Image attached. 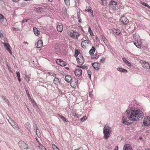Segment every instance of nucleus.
<instances>
[{"label": "nucleus", "mask_w": 150, "mask_h": 150, "mask_svg": "<svg viewBox=\"0 0 150 150\" xmlns=\"http://www.w3.org/2000/svg\"><path fill=\"white\" fill-rule=\"evenodd\" d=\"M85 11L87 12H90L93 11L92 10L91 7L89 6L86 7Z\"/></svg>", "instance_id": "obj_29"}, {"label": "nucleus", "mask_w": 150, "mask_h": 150, "mask_svg": "<svg viewBox=\"0 0 150 150\" xmlns=\"http://www.w3.org/2000/svg\"><path fill=\"white\" fill-rule=\"evenodd\" d=\"M3 44L4 45V46L6 49L10 54H12V52L10 50L11 46L9 44L7 43H3Z\"/></svg>", "instance_id": "obj_11"}, {"label": "nucleus", "mask_w": 150, "mask_h": 150, "mask_svg": "<svg viewBox=\"0 0 150 150\" xmlns=\"http://www.w3.org/2000/svg\"><path fill=\"white\" fill-rule=\"evenodd\" d=\"M143 123L145 126L150 125V117H148L146 118H145Z\"/></svg>", "instance_id": "obj_12"}, {"label": "nucleus", "mask_w": 150, "mask_h": 150, "mask_svg": "<svg viewBox=\"0 0 150 150\" xmlns=\"http://www.w3.org/2000/svg\"><path fill=\"white\" fill-rule=\"evenodd\" d=\"M105 58L104 57H102L100 61V62L101 63H103V61L105 60Z\"/></svg>", "instance_id": "obj_50"}, {"label": "nucleus", "mask_w": 150, "mask_h": 150, "mask_svg": "<svg viewBox=\"0 0 150 150\" xmlns=\"http://www.w3.org/2000/svg\"><path fill=\"white\" fill-rule=\"evenodd\" d=\"M115 150H118V147L117 146L115 147Z\"/></svg>", "instance_id": "obj_64"}, {"label": "nucleus", "mask_w": 150, "mask_h": 150, "mask_svg": "<svg viewBox=\"0 0 150 150\" xmlns=\"http://www.w3.org/2000/svg\"><path fill=\"white\" fill-rule=\"evenodd\" d=\"M25 126L29 131L30 130L31 126L29 122H27L25 125Z\"/></svg>", "instance_id": "obj_32"}, {"label": "nucleus", "mask_w": 150, "mask_h": 150, "mask_svg": "<svg viewBox=\"0 0 150 150\" xmlns=\"http://www.w3.org/2000/svg\"><path fill=\"white\" fill-rule=\"evenodd\" d=\"M19 146L22 150L23 149H29L28 145L23 141H20L18 142Z\"/></svg>", "instance_id": "obj_3"}, {"label": "nucleus", "mask_w": 150, "mask_h": 150, "mask_svg": "<svg viewBox=\"0 0 150 150\" xmlns=\"http://www.w3.org/2000/svg\"><path fill=\"white\" fill-rule=\"evenodd\" d=\"M76 67H78L79 68H82L83 69H87L88 67L87 66L84 65L83 66H81L80 65H77Z\"/></svg>", "instance_id": "obj_37"}, {"label": "nucleus", "mask_w": 150, "mask_h": 150, "mask_svg": "<svg viewBox=\"0 0 150 150\" xmlns=\"http://www.w3.org/2000/svg\"><path fill=\"white\" fill-rule=\"evenodd\" d=\"M133 38L134 40V42H136V41H137L138 42H140V37L139 36L135 35H134Z\"/></svg>", "instance_id": "obj_21"}, {"label": "nucleus", "mask_w": 150, "mask_h": 150, "mask_svg": "<svg viewBox=\"0 0 150 150\" xmlns=\"http://www.w3.org/2000/svg\"><path fill=\"white\" fill-rule=\"evenodd\" d=\"M69 1L70 0H65V1H64L66 5L67 6H69L70 5V3Z\"/></svg>", "instance_id": "obj_40"}, {"label": "nucleus", "mask_w": 150, "mask_h": 150, "mask_svg": "<svg viewBox=\"0 0 150 150\" xmlns=\"http://www.w3.org/2000/svg\"><path fill=\"white\" fill-rule=\"evenodd\" d=\"M80 52L79 50H77L75 51V52L74 54V56L75 57H77V56L79 54Z\"/></svg>", "instance_id": "obj_41"}, {"label": "nucleus", "mask_w": 150, "mask_h": 150, "mask_svg": "<svg viewBox=\"0 0 150 150\" xmlns=\"http://www.w3.org/2000/svg\"><path fill=\"white\" fill-rule=\"evenodd\" d=\"M127 118H125L124 117H122V123L125 125H129V122L127 121Z\"/></svg>", "instance_id": "obj_22"}, {"label": "nucleus", "mask_w": 150, "mask_h": 150, "mask_svg": "<svg viewBox=\"0 0 150 150\" xmlns=\"http://www.w3.org/2000/svg\"><path fill=\"white\" fill-rule=\"evenodd\" d=\"M30 99H31L32 103L33 105V106L35 108H36L37 107V105L35 101L34 100H33L32 98Z\"/></svg>", "instance_id": "obj_31"}, {"label": "nucleus", "mask_w": 150, "mask_h": 150, "mask_svg": "<svg viewBox=\"0 0 150 150\" xmlns=\"http://www.w3.org/2000/svg\"><path fill=\"white\" fill-rule=\"evenodd\" d=\"M37 48H39L43 45V42L42 40H39L38 41L37 43L35 44Z\"/></svg>", "instance_id": "obj_14"}, {"label": "nucleus", "mask_w": 150, "mask_h": 150, "mask_svg": "<svg viewBox=\"0 0 150 150\" xmlns=\"http://www.w3.org/2000/svg\"><path fill=\"white\" fill-rule=\"evenodd\" d=\"M86 116H83L81 119V121L82 122H83L86 120Z\"/></svg>", "instance_id": "obj_47"}, {"label": "nucleus", "mask_w": 150, "mask_h": 150, "mask_svg": "<svg viewBox=\"0 0 150 150\" xmlns=\"http://www.w3.org/2000/svg\"><path fill=\"white\" fill-rule=\"evenodd\" d=\"M26 92L28 97L30 99H31V98L30 97V94L29 93L28 91L27 90H26Z\"/></svg>", "instance_id": "obj_49"}, {"label": "nucleus", "mask_w": 150, "mask_h": 150, "mask_svg": "<svg viewBox=\"0 0 150 150\" xmlns=\"http://www.w3.org/2000/svg\"><path fill=\"white\" fill-rule=\"evenodd\" d=\"M89 96L91 97V98H92V97H93V95L92 94V92H90L89 93Z\"/></svg>", "instance_id": "obj_56"}, {"label": "nucleus", "mask_w": 150, "mask_h": 150, "mask_svg": "<svg viewBox=\"0 0 150 150\" xmlns=\"http://www.w3.org/2000/svg\"><path fill=\"white\" fill-rule=\"evenodd\" d=\"M36 132L38 137H39L40 136V134L39 130L36 131Z\"/></svg>", "instance_id": "obj_46"}, {"label": "nucleus", "mask_w": 150, "mask_h": 150, "mask_svg": "<svg viewBox=\"0 0 150 150\" xmlns=\"http://www.w3.org/2000/svg\"><path fill=\"white\" fill-rule=\"evenodd\" d=\"M58 115L59 117L60 118H61L63 121L64 122H69V121L68 120H67V119H66V118L63 116L60 115Z\"/></svg>", "instance_id": "obj_34"}, {"label": "nucleus", "mask_w": 150, "mask_h": 150, "mask_svg": "<svg viewBox=\"0 0 150 150\" xmlns=\"http://www.w3.org/2000/svg\"><path fill=\"white\" fill-rule=\"evenodd\" d=\"M127 115L129 120L132 121H138L139 119H142L144 116L142 112L138 108H132L127 110Z\"/></svg>", "instance_id": "obj_1"}, {"label": "nucleus", "mask_w": 150, "mask_h": 150, "mask_svg": "<svg viewBox=\"0 0 150 150\" xmlns=\"http://www.w3.org/2000/svg\"><path fill=\"white\" fill-rule=\"evenodd\" d=\"M87 73L89 76V77L90 79H91V71L88 70L87 71Z\"/></svg>", "instance_id": "obj_45"}, {"label": "nucleus", "mask_w": 150, "mask_h": 150, "mask_svg": "<svg viewBox=\"0 0 150 150\" xmlns=\"http://www.w3.org/2000/svg\"><path fill=\"white\" fill-rule=\"evenodd\" d=\"M3 36V34L1 32V30H0V37L2 38Z\"/></svg>", "instance_id": "obj_62"}, {"label": "nucleus", "mask_w": 150, "mask_h": 150, "mask_svg": "<svg viewBox=\"0 0 150 150\" xmlns=\"http://www.w3.org/2000/svg\"><path fill=\"white\" fill-rule=\"evenodd\" d=\"M0 20H5V21H6V18H4V17L3 16V15L1 14H0Z\"/></svg>", "instance_id": "obj_48"}, {"label": "nucleus", "mask_w": 150, "mask_h": 150, "mask_svg": "<svg viewBox=\"0 0 150 150\" xmlns=\"http://www.w3.org/2000/svg\"><path fill=\"white\" fill-rule=\"evenodd\" d=\"M48 73L51 76H52L54 77H55L56 76V75L53 72H49Z\"/></svg>", "instance_id": "obj_43"}, {"label": "nucleus", "mask_w": 150, "mask_h": 150, "mask_svg": "<svg viewBox=\"0 0 150 150\" xmlns=\"http://www.w3.org/2000/svg\"><path fill=\"white\" fill-rule=\"evenodd\" d=\"M6 65H7V67L8 68V71L10 72H12V73L13 72V71H12L11 70V67L10 66L9 64H7Z\"/></svg>", "instance_id": "obj_42"}, {"label": "nucleus", "mask_w": 150, "mask_h": 150, "mask_svg": "<svg viewBox=\"0 0 150 150\" xmlns=\"http://www.w3.org/2000/svg\"><path fill=\"white\" fill-rule=\"evenodd\" d=\"M65 80L67 82L69 83L71 81V77L69 75L66 76L65 78Z\"/></svg>", "instance_id": "obj_19"}, {"label": "nucleus", "mask_w": 150, "mask_h": 150, "mask_svg": "<svg viewBox=\"0 0 150 150\" xmlns=\"http://www.w3.org/2000/svg\"><path fill=\"white\" fill-rule=\"evenodd\" d=\"M63 29V26L62 25H58L57 26V30L59 32H61L62 31Z\"/></svg>", "instance_id": "obj_18"}, {"label": "nucleus", "mask_w": 150, "mask_h": 150, "mask_svg": "<svg viewBox=\"0 0 150 150\" xmlns=\"http://www.w3.org/2000/svg\"><path fill=\"white\" fill-rule=\"evenodd\" d=\"M86 39V40H84L83 41H82L81 43V45L83 48H86V44L88 45L91 44V41L88 38H87Z\"/></svg>", "instance_id": "obj_5"}, {"label": "nucleus", "mask_w": 150, "mask_h": 150, "mask_svg": "<svg viewBox=\"0 0 150 150\" xmlns=\"http://www.w3.org/2000/svg\"><path fill=\"white\" fill-rule=\"evenodd\" d=\"M100 3L103 6H105L107 5V2L106 0H100Z\"/></svg>", "instance_id": "obj_30"}, {"label": "nucleus", "mask_w": 150, "mask_h": 150, "mask_svg": "<svg viewBox=\"0 0 150 150\" xmlns=\"http://www.w3.org/2000/svg\"><path fill=\"white\" fill-rule=\"evenodd\" d=\"M122 59L125 63L128 66L130 67L131 66V63L127 61L126 58L125 57H123Z\"/></svg>", "instance_id": "obj_17"}, {"label": "nucleus", "mask_w": 150, "mask_h": 150, "mask_svg": "<svg viewBox=\"0 0 150 150\" xmlns=\"http://www.w3.org/2000/svg\"><path fill=\"white\" fill-rule=\"evenodd\" d=\"M56 63L62 67H64L66 65V63L61 59H58L56 60Z\"/></svg>", "instance_id": "obj_8"}, {"label": "nucleus", "mask_w": 150, "mask_h": 150, "mask_svg": "<svg viewBox=\"0 0 150 150\" xmlns=\"http://www.w3.org/2000/svg\"><path fill=\"white\" fill-rule=\"evenodd\" d=\"M92 66L93 68L96 70H98L99 69V67L100 66V64L98 63H95L92 64Z\"/></svg>", "instance_id": "obj_15"}, {"label": "nucleus", "mask_w": 150, "mask_h": 150, "mask_svg": "<svg viewBox=\"0 0 150 150\" xmlns=\"http://www.w3.org/2000/svg\"><path fill=\"white\" fill-rule=\"evenodd\" d=\"M110 6L111 8L112 7V8H115V9L117 8V3L114 1H111L110 3Z\"/></svg>", "instance_id": "obj_10"}, {"label": "nucleus", "mask_w": 150, "mask_h": 150, "mask_svg": "<svg viewBox=\"0 0 150 150\" xmlns=\"http://www.w3.org/2000/svg\"><path fill=\"white\" fill-rule=\"evenodd\" d=\"M33 30L34 33L35 35H38V34L40 33L39 31L36 28L34 27L33 28Z\"/></svg>", "instance_id": "obj_24"}, {"label": "nucleus", "mask_w": 150, "mask_h": 150, "mask_svg": "<svg viewBox=\"0 0 150 150\" xmlns=\"http://www.w3.org/2000/svg\"><path fill=\"white\" fill-rule=\"evenodd\" d=\"M122 72L126 73V72H127V70H126L125 69H123Z\"/></svg>", "instance_id": "obj_57"}, {"label": "nucleus", "mask_w": 150, "mask_h": 150, "mask_svg": "<svg viewBox=\"0 0 150 150\" xmlns=\"http://www.w3.org/2000/svg\"><path fill=\"white\" fill-rule=\"evenodd\" d=\"M76 60L77 63L80 65L83 64L84 62V58L82 56H81L80 58H77Z\"/></svg>", "instance_id": "obj_9"}, {"label": "nucleus", "mask_w": 150, "mask_h": 150, "mask_svg": "<svg viewBox=\"0 0 150 150\" xmlns=\"http://www.w3.org/2000/svg\"><path fill=\"white\" fill-rule=\"evenodd\" d=\"M110 127L108 125H105L104 127L103 133L104 137L105 139H107L110 135Z\"/></svg>", "instance_id": "obj_2"}, {"label": "nucleus", "mask_w": 150, "mask_h": 150, "mask_svg": "<svg viewBox=\"0 0 150 150\" xmlns=\"http://www.w3.org/2000/svg\"><path fill=\"white\" fill-rule=\"evenodd\" d=\"M52 147L54 150L58 147L56 145L54 144L52 145Z\"/></svg>", "instance_id": "obj_51"}, {"label": "nucleus", "mask_w": 150, "mask_h": 150, "mask_svg": "<svg viewBox=\"0 0 150 150\" xmlns=\"http://www.w3.org/2000/svg\"><path fill=\"white\" fill-rule=\"evenodd\" d=\"M59 82V79L57 77H55L53 80L54 83L56 84H57Z\"/></svg>", "instance_id": "obj_28"}, {"label": "nucleus", "mask_w": 150, "mask_h": 150, "mask_svg": "<svg viewBox=\"0 0 150 150\" xmlns=\"http://www.w3.org/2000/svg\"><path fill=\"white\" fill-rule=\"evenodd\" d=\"M74 74L76 76H79L82 74V70L80 69H76L74 71Z\"/></svg>", "instance_id": "obj_13"}, {"label": "nucleus", "mask_w": 150, "mask_h": 150, "mask_svg": "<svg viewBox=\"0 0 150 150\" xmlns=\"http://www.w3.org/2000/svg\"><path fill=\"white\" fill-rule=\"evenodd\" d=\"M28 20V19H23V20L21 22L22 23H24L25 22H27Z\"/></svg>", "instance_id": "obj_52"}, {"label": "nucleus", "mask_w": 150, "mask_h": 150, "mask_svg": "<svg viewBox=\"0 0 150 150\" xmlns=\"http://www.w3.org/2000/svg\"><path fill=\"white\" fill-rule=\"evenodd\" d=\"M13 29L14 30L20 31V29L18 28L13 27Z\"/></svg>", "instance_id": "obj_53"}, {"label": "nucleus", "mask_w": 150, "mask_h": 150, "mask_svg": "<svg viewBox=\"0 0 150 150\" xmlns=\"http://www.w3.org/2000/svg\"><path fill=\"white\" fill-rule=\"evenodd\" d=\"M123 69L122 68H118L117 69V70L118 71L122 72Z\"/></svg>", "instance_id": "obj_54"}, {"label": "nucleus", "mask_w": 150, "mask_h": 150, "mask_svg": "<svg viewBox=\"0 0 150 150\" xmlns=\"http://www.w3.org/2000/svg\"><path fill=\"white\" fill-rule=\"evenodd\" d=\"M124 150H131L132 147L131 145L129 144H125L123 147Z\"/></svg>", "instance_id": "obj_16"}, {"label": "nucleus", "mask_w": 150, "mask_h": 150, "mask_svg": "<svg viewBox=\"0 0 150 150\" xmlns=\"http://www.w3.org/2000/svg\"><path fill=\"white\" fill-rule=\"evenodd\" d=\"M88 32L90 34L91 36H93L94 35L93 32L92 31V30L91 29V28L89 27L88 28Z\"/></svg>", "instance_id": "obj_38"}, {"label": "nucleus", "mask_w": 150, "mask_h": 150, "mask_svg": "<svg viewBox=\"0 0 150 150\" xmlns=\"http://www.w3.org/2000/svg\"><path fill=\"white\" fill-rule=\"evenodd\" d=\"M8 120V122H9L10 123V124L11 123V122L13 121L11 119H10V120Z\"/></svg>", "instance_id": "obj_60"}, {"label": "nucleus", "mask_w": 150, "mask_h": 150, "mask_svg": "<svg viewBox=\"0 0 150 150\" xmlns=\"http://www.w3.org/2000/svg\"><path fill=\"white\" fill-rule=\"evenodd\" d=\"M134 45L138 48H139L141 47V42L136 41V42H134Z\"/></svg>", "instance_id": "obj_20"}, {"label": "nucleus", "mask_w": 150, "mask_h": 150, "mask_svg": "<svg viewBox=\"0 0 150 150\" xmlns=\"http://www.w3.org/2000/svg\"><path fill=\"white\" fill-rule=\"evenodd\" d=\"M72 115L74 117H76L77 118L79 117V116H78V115H77L76 113H73Z\"/></svg>", "instance_id": "obj_55"}, {"label": "nucleus", "mask_w": 150, "mask_h": 150, "mask_svg": "<svg viewBox=\"0 0 150 150\" xmlns=\"http://www.w3.org/2000/svg\"><path fill=\"white\" fill-rule=\"evenodd\" d=\"M16 74L17 76L19 82L21 81V80L20 79V74L19 72L16 71Z\"/></svg>", "instance_id": "obj_35"}, {"label": "nucleus", "mask_w": 150, "mask_h": 150, "mask_svg": "<svg viewBox=\"0 0 150 150\" xmlns=\"http://www.w3.org/2000/svg\"><path fill=\"white\" fill-rule=\"evenodd\" d=\"M30 75L29 74L28 75H25V78L28 83L29 82L30 79Z\"/></svg>", "instance_id": "obj_26"}, {"label": "nucleus", "mask_w": 150, "mask_h": 150, "mask_svg": "<svg viewBox=\"0 0 150 150\" xmlns=\"http://www.w3.org/2000/svg\"><path fill=\"white\" fill-rule=\"evenodd\" d=\"M142 67L144 69H150V64L147 62L143 61H141V62Z\"/></svg>", "instance_id": "obj_4"}, {"label": "nucleus", "mask_w": 150, "mask_h": 150, "mask_svg": "<svg viewBox=\"0 0 150 150\" xmlns=\"http://www.w3.org/2000/svg\"><path fill=\"white\" fill-rule=\"evenodd\" d=\"M113 32L114 33H116L117 35H119L120 34V31L117 29H115L113 30Z\"/></svg>", "instance_id": "obj_27"}, {"label": "nucleus", "mask_w": 150, "mask_h": 150, "mask_svg": "<svg viewBox=\"0 0 150 150\" xmlns=\"http://www.w3.org/2000/svg\"><path fill=\"white\" fill-rule=\"evenodd\" d=\"M70 35L72 38L77 39L79 37V33L76 31L72 30L70 32Z\"/></svg>", "instance_id": "obj_6"}, {"label": "nucleus", "mask_w": 150, "mask_h": 150, "mask_svg": "<svg viewBox=\"0 0 150 150\" xmlns=\"http://www.w3.org/2000/svg\"><path fill=\"white\" fill-rule=\"evenodd\" d=\"M91 13V16H92V17H94V15H93V11L91 12H90Z\"/></svg>", "instance_id": "obj_63"}, {"label": "nucleus", "mask_w": 150, "mask_h": 150, "mask_svg": "<svg viewBox=\"0 0 150 150\" xmlns=\"http://www.w3.org/2000/svg\"><path fill=\"white\" fill-rule=\"evenodd\" d=\"M140 3L142 5L144 6L147 7L149 8L150 9V6H149V5L148 4H147V3H146L145 2H142V1H141L140 2Z\"/></svg>", "instance_id": "obj_33"}, {"label": "nucleus", "mask_w": 150, "mask_h": 150, "mask_svg": "<svg viewBox=\"0 0 150 150\" xmlns=\"http://www.w3.org/2000/svg\"><path fill=\"white\" fill-rule=\"evenodd\" d=\"M120 20L121 22H122L123 24L125 25L127 24L129 22V20L125 16L121 17L120 18Z\"/></svg>", "instance_id": "obj_7"}, {"label": "nucleus", "mask_w": 150, "mask_h": 150, "mask_svg": "<svg viewBox=\"0 0 150 150\" xmlns=\"http://www.w3.org/2000/svg\"><path fill=\"white\" fill-rule=\"evenodd\" d=\"M99 55L98 54L95 55V56H93L92 57V59H96L98 58L99 57Z\"/></svg>", "instance_id": "obj_44"}, {"label": "nucleus", "mask_w": 150, "mask_h": 150, "mask_svg": "<svg viewBox=\"0 0 150 150\" xmlns=\"http://www.w3.org/2000/svg\"><path fill=\"white\" fill-rule=\"evenodd\" d=\"M16 124L14 122V121L12 122H11V123L10 124L12 126V127L13 126V125H15V124Z\"/></svg>", "instance_id": "obj_61"}, {"label": "nucleus", "mask_w": 150, "mask_h": 150, "mask_svg": "<svg viewBox=\"0 0 150 150\" xmlns=\"http://www.w3.org/2000/svg\"><path fill=\"white\" fill-rule=\"evenodd\" d=\"M13 128L16 130H17L19 129L18 125L16 124H15L12 126Z\"/></svg>", "instance_id": "obj_39"}, {"label": "nucleus", "mask_w": 150, "mask_h": 150, "mask_svg": "<svg viewBox=\"0 0 150 150\" xmlns=\"http://www.w3.org/2000/svg\"><path fill=\"white\" fill-rule=\"evenodd\" d=\"M77 17L78 18V19H79L80 18V13H79V12H78L77 13Z\"/></svg>", "instance_id": "obj_58"}, {"label": "nucleus", "mask_w": 150, "mask_h": 150, "mask_svg": "<svg viewBox=\"0 0 150 150\" xmlns=\"http://www.w3.org/2000/svg\"><path fill=\"white\" fill-rule=\"evenodd\" d=\"M58 91H59V93L60 94H62V93H63L62 92V91L61 90L59 89V88H58Z\"/></svg>", "instance_id": "obj_59"}, {"label": "nucleus", "mask_w": 150, "mask_h": 150, "mask_svg": "<svg viewBox=\"0 0 150 150\" xmlns=\"http://www.w3.org/2000/svg\"><path fill=\"white\" fill-rule=\"evenodd\" d=\"M55 51L56 53L58 54L60 52V49L59 47L58 46H56L54 47Z\"/></svg>", "instance_id": "obj_25"}, {"label": "nucleus", "mask_w": 150, "mask_h": 150, "mask_svg": "<svg viewBox=\"0 0 150 150\" xmlns=\"http://www.w3.org/2000/svg\"><path fill=\"white\" fill-rule=\"evenodd\" d=\"M2 98L6 103H9V101L6 96H2Z\"/></svg>", "instance_id": "obj_36"}, {"label": "nucleus", "mask_w": 150, "mask_h": 150, "mask_svg": "<svg viewBox=\"0 0 150 150\" xmlns=\"http://www.w3.org/2000/svg\"><path fill=\"white\" fill-rule=\"evenodd\" d=\"M96 49L93 47H92L91 49L89 51L90 54L92 55L94 53Z\"/></svg>", "instance_id": "obj_23"}]
</instances>
